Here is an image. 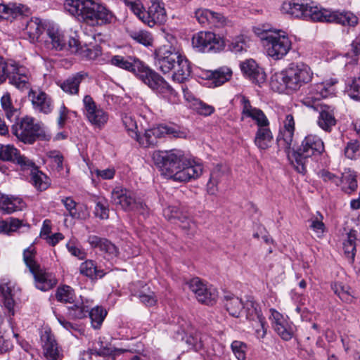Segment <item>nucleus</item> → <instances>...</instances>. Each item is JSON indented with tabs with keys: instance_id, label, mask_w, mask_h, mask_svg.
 I'll list each match as a JSON object with an SVG mask.
<instances>
[{
	"instance_id": "7",
	"label": "nucleus",
	"mask_w": 360,
	"mask_h": 360,
	"mask_svg": "<svg viewBox=\"0 0 360 360\" xmlns=\"http://www.w3.org/2000/svg\"><path fill=\"white\" fill-rule=\"evenodd\" d=\"M313 73L311 68L303 63L290 64L285 70L275 73L271 79V88L277 91L285 89L297 91L311 80Z\"/></svg>"
},
{
	"instance_id": "25",
	"label": "nucleus",
	"mask_w": 360,
	"mask_h": 360,
	"mask_svg": "<svg viewBox=\"0 0 360 360\" xmlns=\"http://www.w3.org/2000/svg\"><path fill=\"white\" fill-rule=\"evenodd\" d=\"M68 50L75 54L90 60H94L101 55L102 51L100 46H94L92 48L86 45L82 46L78 39L70 38L68 41Z\"/></svg>"
},
{
	"instance_id": "51",
	"label": "nucleus",
	"mask_w": 360,
	"mask_h": 360,
	"mask_svg": "<svg viewBox=\"0 0 360 360\" xmlns=\"http://www.w3.org/2000/svg\"><path fill=\"white\" fill-rule=\"evenodd\" d=\"M22 225V222L15 218L9 217L1 220V233L11 234L16 231Z\"/></svg>"
},
{
	"instance_id": "30",
	"label": "nucleus",
	"mask_w": 360,
	"mask_h": 360,
	"mask_svg": "<svg viewBox=\"0 0 360 360\" xmlns=\"http://www.w3.org/2000/svg\"><path fill=\"white\" fill-rule=\"evenodd\" d=\"M34 276L36 287L41 291H47L57 284L55 276L41 267L31 272Z\"/></svg>"
},
{
	"instance_id": "3",
	"label": "nucleus",
	"mask_w": 360,
	"mask_h": 360,
	"mask_svg": "<svg viewBox=\"0 0 360 360\" xmlns=\"http://www.w3.org/2000/svg\"><path fill=\"white\" fill-rule=\"evenodd\" d=\"M111 65L133 72L155 93L170 103L177 100V93L158 72L139 59L116 55L110 59Z\"/></svg>"
},
{
	"instance_id": "32",
	"label": "nucleus",
	"mask_w": 360,
	"mask_h": 360,
	"mask_svg": "<svg viewBox=\"0 0 360 360\" xmlns=\"http://www.w3.org/2000/svg\"><path fill=\"white\" fill-rule=\"evenodd\" d=\"M46 36L47 38L44 40V42L48 49L56 51L68 49V45H66L63 36L58 30L49 28L46 31Z\"/></svg>"
},
{
	"instance_id": "45",
	"label": "nucleus",
	"mask_w": 360,
	"mask_h": 360,
	"mask_svg": "<svg viewBox=\"0 0 360 360\" xmlns=\"http://www.w3.org/2000/svg\"><path fill=\"white\" fill-rule=\"evenodd\" d=\"M32 168L31 172V181L32 184L37 188L38 190L44 191L48 188L49 183L47 181V176L42 173L41 171H39L35 165L34 167H30Z\"/></svg>"
},
{
	"instance_id": "40",
	"label": "nucleus",
	"mask_w": 360,
	"mask_h": 360,
	"mask_svg": "<svg viewBox=\"0 0 360 360\" xmlns=\"http://www.w3.org/2000/svg\"><path fill=\"white\" fill-rule=\"evenodd\" d=\"M1 6H3V10L1 11V20L6 19L7 20L12 21L18 16L25 14L28 11L27 7L22 4H1Z\"/></svg>"
},
{
	"instance_id": "41",
	"label": "nucleus",
	"mask_w": 360,
	"mask_h": 360,
	"mask_svg": "<svg viewBox=\"0 0 360 360\" xmlns=\"http://www.w3.org/2000/svg\"><path fill=\"white\" fill-rule=\"evenodd\" d=\"M356 176L354 172L347 169L342 174L340 178V184H342V190L347 193H351L357 188Z\"/></svg>"
},
{
	"instance_id": "33",
	"label": "nucleus",
	"mask_w": 360,
	"mask_h": 360,
	"mask_svg": "<svg viewBox=\"0 0 360 360\" xmlns=\"http://www.w3.org/2000/svg\"><path fill=\"white\" fill-rule=\"evenodd\" d=\"M163 215L168 220L176 219L180 221V226L184 229H192L195 228V224L183 214L176 206H168L163 210Z\"/></svg>"
},
{
	"instance_id": "6",
	"label": "nucleus",
	"mask_w": 360,
	"mask_h": 360,
	"mask_svg": "<svg viewBox=\"0 0 360 360\" xmlns=\"http://www.w3.org/2000/svg\"><path fill=\"white\" fill-rule=\"evenodd\" d=\"M63 6L68 13L90 26L110 24L115 18L105 6L94 0H65Z\"/></svg>"
},
{
	"instance_id": "57",
	"label": "nucleus",
	"mask_w": 360,
	"mask_h": 360,
	"mask_svg": "<svg viewBox=\"0 0 360 360\" xmlns=\"http://www.w3.org/2000/svg\"><path fill=\"white\" fill-rule=\"evenodd\" d=\"M231 347L238 360L245 359L247 350V345L245 343L241 341L235 340L231 343Z\"/></svg>"
},
{
	"instance_id": "10",
	"label": "nucleus",
	"mask_w": 360,
	"mask_h": 360,
	"mask_svg": "<svg viewBox=\"0 0 360 360\" xmlns=\"http://www.w3.org/2000/svg\"><path fill=\"white\" fill-rule=\"evenodd\" d=\"M280 10L291 18L319 21L321 8L308 0H287L282 4Z\"/></svg>"
},
{
	"instance_id": "50",
	"label": "nucleus",
	"mask_w": 360,
	"mask_h": 360,
	"mask_svg": "<svg viewBox=\"0 0 360 360\" xmlns=\"http://www.w3.org/2000/svg\"><path fill=\"white\" fill-rule=\"evenodd\" d=\"M89 312V307L83 302L77 303L68 307V314L72 319H83Z\"/></svg>"
},
{
	"instance_id": "27",
	"label": "nucleus",
	"mask_w": 360,
	"mask_h": 360,
	"mask_svg": "<svg viewBox=\"0 0 360 360\" xmlns=\"http://www.w3.org/2000/svg\"><path fill=\"white\" fill-rule=\"evenodd\" d=\"M229 169L226 164H217L210 173V179L207 184V191L210 195H215L218 191V185L226 179Z\"/></svg>"
},
{
	"instance_id": "34",
	"label": "nucleus",
	"mask_w": 360,
	"mask_h": 360,
	"mask_svg": "<svg viewBox=\"0 0 360 360\" xmlns=\"http://www.w3.org/2000/svg\"><path fill=\"white\" fill-rule=\"evenodd\" d=\"M274 136L269 125L258 127L254 139V143L259 150L269 148L273 142Z\"/></svg>"
},
{
	"instance_id": "19",
	"label": "nucleus",
	"mask_w": 360,
	"mask_h": 360,
	"mask_svg": "<svg viewBox=\"0 0 360 360\" xmlns=\"http://www.w3.org/2000/svg\"><path fill=\"white\" fill-rule=\"evenodd\" d=\"M151 6L147 12L141 10L139 18L149 27H153L155 25L162 24L167 20V15L163 4L160 0H150Z\"/></svg>"
},
{
	"instance_id": "4",
	"label": "nucleus",
	"mask_w": 360,
	"mask_h": 360,
	"mask_svg": "<svg viewBox=\"0 0 360 360\" xmlns=\"http://www.w3.org/2000/svg\"><path fill=\"white\" fill-rule=\"evenodd\" d=\"M338 80L335 78L326 79L322 82L314 84L310 87L309 94L303 98V103L319 111L317 120L319 127L326 132H330L337 123L335 117V108L325 103H319L322 98L335 94V85Z\"/></svg>"
},
{
	"instance_id": "62",
	"label": "nucleus",
	"mask_w": 360,
	"mask_h": 360,
	"mask_svg": "<svg viewBox=\"0 0 360 360\" xmlns=\"http://www.w3.org/2000/svg\"><path fill=\"white\" fill-rule=\"evenodd\" d=\"M62 203L64 205L66 210L68 211L69 214L73 218H79V214L77 212L76 202L70 197H67L61 200Z\"/></svg>"
},
{
	"instance_id": "53",
	"label": "nucleus",
	"mask_w": 360,
	"mask_h": 360,
	"mask_svg": "<svg viewBox=\"0 0 360 360\" xmlns=\"http://www.w3.org/2000/svg\"><path fill=\"white\" fill-rule=\"evenodd\" d=\"M185 342L188 345V350L192 349L195 352H198L204 347L202 338L198 333L187 336L185 340Z\"/></svg>"
},
{
	"instance_id": "28",
	"label": "nucleus",
	"mask_w": 360,
	"mask_h": 360,
	"mask_svg": "<svg viewBox=\"0 0 360 360\" xmlns=\"http://www.w3.org/2000/svg\"><path fill=\"white\" fill-rule=\"evenodd\" d=\"M240 67L243 75L252 80V82L260 84L265 81V72L255 60L252 59L246 60L240 63Z\"/></svg>"
},
{
	"instance_id": "13",
	"label": "nucleus",
	"mask_w": 360,
	"mask_h": 360,
	"mask_svg": "<svg viewBox=\"0 0 360 360\" xmlns=\"http://www.w3.org/2000/svg\"><path fill=\"white\" fill-rule=\"evenodd\" d=\"M193 47L201 53H217L224 47V41L215 33L209 31H201L192 37Z\"/></svg>"
},
{
	"instance_id": "5",
	"label": "nucleus",
	"mask_w": 360,
	"mask_h": 360,
	"mask_svg": "<svg viewBox=\"0 0 360 360\" xmlns=\"http://www.w3.org/2000/svg\"><path fill=\"white\" fill-rule=\"evenodd\" d=\"M155 64L165 75L172 72V79L178 83L185 82L191 73V67L186 56L172 44L163 45L155 50Z\"/></svg>"
},
{
	"instance_id": "18",
	"label": "nucleus",
	"mask_w": 360,
	"mask_h": 360,
	"mask_svg": "<svg viewBox=\"0 0 360 360\" xmlns=\"http://www.w3.org/2000/svg\"><path fill=\"white\" fill-rule=\"evenodd\" d=\"M165 135H172L174 137H179V132L168 126L160 125L157 127L145 130L142 136L138 134V138H135V139H136L141 146L147 148L155 146L157 143L158 139Z\"/></svg>"
},
{
	"instance_id": "17",
	"label": "nucleus",
	"mask_w": 360,
	"mask_h": 360,
	"mask_svg": "<svg viewBox=\"0 0 360 360\" xmlns=\"http://www.w3.org/2000/svg\"><path fill=\"white\" fill-rule=\"evenodd\" d=\"M319 21L334 22L344 26H355L358 23V18L350 11H331L321 8Z\"/></svg>"
},
{
	"instance_id": "58",
	"label": "nucleus",
	"mask_w": 360,
	"mask_h": 360,
	"mask_svg": "<svg viewBox=\"0 0 360 360\" xmlns=\"http://www.w3.org/2000/svg\"><path fill=\"white\" fill-rule=\"evenodd\" d=\"M92 181H95L94 175L98 178V180H110L112 179L115 175V169L113 167L107 168L105 169H95L91 171Z\"/></svg>"
},
{
	"instance_id": "46",
	"label": "nucleus",
	"mask_w": 360,
	"mask_h": 360,
	"mask_svg": "<svg viewBox=\"0 0 360 360\" xmlns=\"http://www.w3.org/2000/svg\"><path fill=\"white\" fill-rule=\"evenodd\" d=\"M88 314L89 315L93 328L95 329H98L100 328L105 317L107 315V311L103 307H96L92 308L91 311L89 310Z\"/></svg>"
},
{
	"instance_id": "2",
	"label": "nucleus",
	"mask_w": 360,
	"mask_h": 360,
	"mask_svg": "<svg viewBox=\"0 0 360 360\" xmlns=\"http://www.w3.org/2000/svg\"><path fill=\"white\" fill-rule=\"evenodd\" d=\"M153 160L162 174L174 181L188 182L199 178L203 172L201 163L187 159L178 149L155 151Z\"/></svg>"
},
{
	"instance_id": "64",
	"label": "nucleus",
	"mask_w": 360,
	"mask_h": 360,
	"mask_svg": "<svg viewBox=\"0 0 360 360\" xmlns=\"http://www.w3.org/2000/svg\"><path fill=\"white\" fill-rule=\"evenodd\" d=\"M347 91L352 98L360 101V78L352 80Z\"/></svg>"
},
{
	"instance_id": "16",
	"label": "nucleus",
	"mask_w": 360,
	"mask_h": 360,
	"mask_svg": "<svg viewBox=\"0 0 360 360\" xmlns=\"http://www.w3.org/2000/svg\"><path fill=\"white\" fill-rule=\"evenodd\" d=\"M187 285L189 289L195 294L198 302L207 304H213L217 297L218 292L216 288L212 285L205 284L199 278H193Z\"/></svg>"
},
{
	"instance_id": "60",
	"label": "nucleus",
	"mask_w": 360,
	"mask_h": 360,
	"mask_svg": "<svg viewBox=\"0 0 360 360\" xmlns=\"http://www.w3.org/2000/svg\"><path fill=\"white\" fill-rule=\"evenodd\" d=\"M68 252L79 259H84L86 257L84 250L82 249L74 241H70L66 245Z\"/></svg>"
},
{
	"instance_id": "8",
	"label": "nucleus",
	"mask_w": 360,
	"mask_h": 360,
	"mask_svg": "<svg viewBox=\"0 0 360 360\" xmlns=\"http://www.w3.org/2000/svg\"><path fill=\"white\" fill-rule=\"evenodd\" d=\"M325 147L322 139L315 134H308L302 141L297 150L292 148L285 152L287 157L295 169L301 174L307 172L306 165L309 158L317 157L324 152Z\"/></svg>"
},
{
	"instance_id": "43",
	"label": "nucleus",
	"mask_w": 360,
	"mask_h": 360,
	"mask_svg": "<svg viewBox=\"0 0 360 360\" xmlns=\"http://www.w3.org/2000/svg\"><path fill=\"white\" fill-rule=\"evenodd\" d=\"M244 312L247 319L250 321H257L264 318L262 314V311L259 307V304L253 300H247L244 304Z\"/></svg>"
},
{
	"instance_id": "20",
	"label": "nucleus",
	"mask_w": 360,
	"mask_h": 360,
	"mask_svg": "<svg viewBox=\"0 0 360 360\" xmlns=\"http://www.w3.org/2000/svg\"><path fill=\"white\" fill-rule=\"evenodd\" d=\"M270 313L269 319L276 333L285 341L291 340L294 335V326L274 309H271Z\"/></svg>"
},
{
	"instance_id": "1",
	"label": "nucleus",
	"mask_w": 360,
	"mask_h": 360,
	"mask_svg": "<svg viewBox=\"0 0 360 360\" xmlns=\"http://www.w3.org/2000/svg\"><path fill=\"white\" fill-rule=\"evenodd\" d=\"M1 136L8 133L11 127L12 133L25 144H33L37 140L49 141L51 134L48 133L44 125L37 122L30 116L22 117L19 122L20 111L12 101L10 94L6 93L1 96Z\"/></svg>"
},
{
	"instance_id": "36",
	"label": "nucleus",
	"mask_w": 360,
	"mask_h": 360,
	"mask_svg": "<svg viewBox=\"0 0 360 360\" xmlns=\"http://www.w3.org/2000/svg\"><path fill=\"white\" fill-rule=\"evenodd\" d=\"M79 273L91 280L101 278L105 274L104 271L98 268L96 262L91 259H86L80 264Z\"/></svg>"
},
{
	"instance_id": "42",
	"label": "nucleus",
	"mask_w": 360,
	"mask_h": 360,
	"mask_svg": "<svg viewBox=\"0 0 360 360\" xmlns=\"http://www.w3.org/2000/svg\"><path fill=\"white\" fill-rule=\"evenodd\" d=\"M331 288L338 297L345 302H351L353 300V295L349 286L342 283H333Z\"/></svg>"
},
{
	"instance_id": "48",
	"label": "nucleus",
	"mask_w": 360,
	"mask_h": 360,
	"mask_svg": "<svg viewBox=\"0 0 360 360\" xmlns=\"http://www.w3.org/2000/svg\"><path fill=\"white\" fill-rule=\"evenodd\" d=\"M56 300L61 302L72 303L75 300L74 290L68 286L63 285L57 289L56 293Z\"/></svg>"
},
{
	"instance_id": "44",
	"label": "nucleus",
	"mask_w": 360,
	"mask_h": 360,
	"mask_svg": "<svg viewBox=\"0 0 360 360\" xmlns=\"http://www.w3.org/2000/svg\"><path fill=\"white\" fill-rule=\"evenodd\" d=\"M232 75V71L227 67H221L218 70L211 72L210 79L213 81L215 86H220L229 80Z\"/></svg>"
},
{
	"instance_id": "55",
	"label": "nucleus",
	"mask_w": 360,
	"mask_h": 360,
	"mask_svg": "<svg viewBox=\"0 0 360 360\" xmlns=\"http://www.w3.org/2000/svg\"><path fill=\"white\" fill-rule=\"evenodd\" d=\"M131 37L137 42L143 44L144 46L151 45L153 38L151 34L145 30L134 31L131 33Z\"/></svg>"
},
{
	"instance_id": "23",
	"label": "nucleus",
	"mask_w": 360,
	"mask_h": 360,
	"mask_svg": "<svg viewBox=\"0 0 360 360\" xmlns=\"http://www.w3.org/2000/svg\"><path fill=\"white\" fill-rule=\"evenodd\" d=\"M195 18L203 26L221 27L227 24V20L222 14L207 8L197 9Z\"/></svg>"
},
{
	"instance_id": "47",
	"label": "nucleus",
	"mask_w": 360,
	"mask_h": 360,
	"mask_svg": "<svg viewBox=\"0 0 360 360\" xmlns=\"http://www.w3.org/2000/svg\"><path fill=\"white\" fill-rule=\"evenodd\" d=\"M248 38L244 35L236 36L229 41V49L236 53L245 51L248 46Z\"/></svg>"
},
{
	"instance_id": "22",
	"label": "nucleus",
	"mask_w": 360,
	"mask_h": 360,
	"mask_svg": "<svg viewBox=\"0 0 360 360\" xmlns=\"http://www.w3.org/2000/svg\"><path fill=\"white\" fill-rule=\"evenodd\" d=\"M1 160L8 161L19 165L22 169L34 167V162L22 155L13 145H1Z\"/></svg>"
},
{
	"instance_id": "14",
	"label": "nucleus",
	"mask_w": 360,
	"mask_h": 360,
	"mask_svg": "<svg viewBox=\"0 0 360 360\" xmlns=\"http://www.w3.org/2000/svg\"><path fill=\"white\" fill-rule=\"evenodd\" d=\"M281 125L277 136V144L280 150L289 152L292 148L293 137L295 130L294 117L290 113L284 115V117H280Z\"/></svg>"
},
{
	"instance_id": "31",
	"label": "nucleus",
	"mask_w": 360,
	"mask_h": 360,
	"mask_svg": "<svg viewBox=\"0 0 360 360\" xmlns=\"http://www.w3.org/2000/svg\"><path fill=\"white\" fill-rule=\"evenodd\" d=\"M86 76L84 72H77L61 82L59 86L66 94L77 95L79 93V84Z\"/></svg>"
},
{
	"instance_id": "52",
	"label": "nucleus",
	"mask_w": 360,
	"mask_h": 360,
	"mask_svg": "<svg viewBox=\"0 0 360 360\" xmlns=\"http://www.w3.org/2000/svg\"><path fill=\"white\" fill-rule=\"evenodd\" d=\"M359 148L360 143L357 140L349 141L344 149L345 157L350 160H356L360 156Z\"/></svg>"
},
{
	"instance_id": "49",
	"label": "nucleus",
	"mask_w": 360,
	"mask_h": 360,
	"mask_svg": "<svg viewBox=\"0 0 360 360\" xmlns=\"http://www.w3.org/2000/svg\"><path fill=\"white\" fill-rule=\"evenodd\" d=\"M36 250L33 245H30L23 252V260L30 272L34 271L40 266L35 261Z\"/></svg>"
},
{
	"instance_id": "12",
	"label": "nucleus",
	"mask_w": 360,
	"mask_h": 360,
	"mask_svg": "<svg viewBox=\"0 0 360 360\" xmlns=\"http://www.w3.org/2000/svg\"><path fill=\"white\" fill-rule=\"evenodd\" d=\"M111 201L126 211H136L141 214L146 207L143 202L140 198H136L132 191L121 186L113 188L111 193Z\"/></svg>"
},
{
	"instance_id": "39",
	"label": "nucleus",
	"mask_w": 360,
	"mask_h": 360,
	"mask_svg": "<svg viewBox=\"0 0 360 360\" xmlns=\"http://www.w3.org/2000/svg\"><path fill=\"white\" fill-rule=\"evenodd\" d=\"M224 306L231 316L239 317L243 312L244 303L233 295H226L224 296Z\"/></svg>"
},
{
	"instance_id": "56",
	"label": "nucleus",
	"mask_w": 360,
	"mask_h": 360,
	"mask_svg": "<svg viewBox=\"0 0 360 360\" xmlns=\"http://www.w3.org/2000/svg\"><path fill=\"white\" fill-rule=\"evenodd\" d=\"M122 122L128 131L129 135L132 138H138L137 124L136 120L130 115H125L122 117Z\"/></svg>"
},
{
	"instance_id": "9",
	"label": "nucleus",
	"mask_w": 360,
	"mask_h": 360,
	"mask_svg": "<svg viewBox=\"0 0 360 360\" xmlns=\"http://www.w3.org/2000/svg\"><path fill=\"white\" fill-rule=\"evenodd\" d=\"M261 40L267 55L275 60L285 57L292 48V41L283 30H264L260 33Z\"/></svg>"
},
{
	"instance_id": "61",
	"label": "nucleus",
	"mask_w": 360,
	"mask_h": 360,
	"mask_svg": "<svg viewBox=\"0 0 360 360\" xmlns=\"http://www.w3.org/2000/svg\"><path fill=\"white\" fill-rule=\"evenodd\" d=\"M255 322V325L253 326L255 328V334L257 339L262 340L265 338L268 326L265 321V318L257 320Z\"/></svg>"
},
{
	"instance_id": "37",
	"label": "nucleus",
	"mask_w": 360,
	"mask_h": 360,
	"mask_svg": "<svg viewBox=\"0 0 360 360\" xmlns=\"http://www.w3.org/2000/svg\"><path fill=\"white\" fill-rule=\"evenodd\" d=\"M25 207L22 200L18 197L1 195V214H11Z\"/></svg>"
},
{
	"instance_id": "26",
	"label": "nucleus",
	"mask_w": 360,
	"mask_h": 360,
	"mask_svg": "<svg viewBox=\"0 0 360 360\" xmlns=\"http://www.w3.org/2000/svg\"><path fill=\"white\" fill-rule=\"evenodd\" d=\"M241 104L243 116L251 118L255 121L257 128L269 125V121L264 112L252 106L250 101L245 96L241 98Z\"/></svg>"
},
{
	"instance_id": "38",
	"label": "nucleus",
	"mask_w": 360,
	"mask_h": 360,
	"mask_svg": "<svg viewBox=\"0 0 360 360\" xmlns=\"http://www.w3.org/2000/svg\"><path fill=\"white\" fill-rule=\"evenodd\" d=\"M111 351L109 348L103 347L100 349H89L81 353L79 360H115L110 356Z\"/></svg>"
},
{
	"instance_id": "63",
	"label": "nucleus",
	"mask_w": 360,
	"mask_h": 360,
	"mask_svg": "<svg viewBox=\"0 0 360 360\" xmlns=\"http://www.w3.org/2000/svg\"><path fill=\"white\" fill-rule=\"evenodd\" d=\"M48 157L51 160V162L56 166L58 172H60L63 168V156L62 154L56 150L50 151L48 153Z\"/></svg>"
},
{
	"instance_id": "59",
	"label": "nucleus",
	"mask_w": 360,
	"mask_h": 360,
	"mask_svg": "<svg viewBox=\"0 0 360 360\" xmlns=\"http://www.w3.org/2000/svg\"><path fill=\"white\" fill-rule=\"evenodd\" d=\"M95 215L101 219H107L109 217L108 203L106 200H98L95 207Z\"/></svg>"
},
{
	"instance_id": "15",
	"label": "nucleus",
	"mask_w": 360,
	"mask_h": 360,
	"mask_svg": "<svg viewBox=\"0 0 360 360\" xmlns=\"http://www.w3.org/2000/svg\"><path fill=\"white\" fill-rule=\"evenodd\" d=\"M84 112L87 120L96 127H103L108 120V114L98 106L93 98L86 95L83 98Z\"/></svg>"
},
{
	"instance_id": "29",
	"label": "nucleus",
	"mask_w": 360,
	"mask_h": 360,
	"mask_svg": "<svg viewBox=\"0 0 360 360\" xmlns=\"http://www.w3.org/2000/svg\"><path fill=\"white\" fill-rule=\"evenodd\" d=\"M29 97L31 98L32 104L35 110L44 114H49L52 111V100L46 93L31 90Z\"/></svg>"
},
{
	"instance_id": "54",
	"label": "nucleus",
	"mask_w": 360,
	"mask_h": 360,
	"mask_svg": "<svg viewBox=\"0 0 360 360\" xmlns=\"http://www.w3.org/2000/svg\"><path fill=\"white\" fill-rule=\"evenodd\" d=\"M323 217L318 212L316 216H314L310 219L309 227L319 237L321 236L325 231V225L323 222Z\"/></svg>"
},
{
	"instance_id": "35",
	"label": "nucleus",
	"mask_w": 360,
	"mask_h": 360,
	"mask_svg": "<svg viewBox=\"0 0 360 360\" xmlns=\"http://www.w3.org/2000/svg\"><path fill=\"white\" fill-rule=\"evenodd\" d=\"M44 30V27L41 20L38 18L30 19L25 27V34H27L30 41L32 43L43 40L44 37L41 39V34Z\"/></svg>"
},
{
	"instance_id": "24",
	"label": "nucleus",
	"mask_w": 360,
	"mask_h": 360,
	"mask_svg": "<svg viewBox=\"0 0 360 360\" xmlns=\"http://www.w3.org/2000/svg\"><path fill=\"white\" fill-rule=\"evenodd\" d=\"M43 354L47 360H60L63 357L54 336L49 331H44L41 335Z\"/></svg>"
},
{
	"instance_id": "11",
	"label": "nucleus",
	"mask_w": 360,
	"mask_h": 360,
	"mask_svg": "<svg viewBox=\"0 0 360 360\" xmlns=\"http://www.w3.org/2000/svg\"><path fill=\"white\" fill-rule=\"evenodd\" d=\"M6 78L9 79L10 84L21 91L30 89L31 87L29 71L13 60L5 62L1 67V83Z\"/></svg>"
},
{
	"instance_id": "21",
	"label": "nucleus",
	"mask_w": 360,
	"mask_h": 360,
	"mask_svg": "<svg viewBox=\"0 0 360 360\" xmlns=\"http://www.w3.org/2000/svg\"><path fill=\"white\" fill-rule=\"evenodd\" d=\"M20 295V289L11 283L1 284V301L6 310L5 314L10 319L15 314V307Z\"/></svg>"
}]
</instances>
